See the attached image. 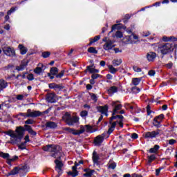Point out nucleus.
Returning a JSON list of instances; mask_svg holds the SVG:
<instances>
[{"label":"nucleus","instance_id":"f257e3e1","mask_svg":"<svg viewBox=\"0 0 177 177\" xmlns=\"http://www.w3.org/2000/svg\"><path fill=\"white\" fill-rule=\"evenodd\" d=\"M44 151H48L51 153L50 156L53 158H60L62 157V148L55 145H48L43 147Z\"/></svg>","mask_w":177,"mask_h":177},{"label":"nucleus","instance_id":"f03ea898","mask_svg":"<svg viewBox=\"0 0 177 177\" xmlns=\"http://www.w3.org/2000/svg\"><path fill=\"white\" fill-rule=\"evenodd\" d=\"M64 130L69 132V133H72L73 135H82V133H84L85 131L90 133H93V132H96V129L92 128V127L89 125H85L84 127L80 126V130H75L70 127H65Z\"/></svg>","mask_w":177,"mask_h":177},{"label":"nucleus","instance_id":"7ed1b4c3","mask_svg":"<svg viewBox=\"0 0 177 177\" xmlns=\"http://www.w3.org/2000/svg\"><path fill=\"white\" fill-rule=\"evenodd\" d=\"M175 46L171 42L159 44L158 46V52L161 55H168L171 52H174Z\"/></svg>","mask_w":177,"mask_h":177},{"label":"nucleus","instance_id":"20e7f679","mask_svg":"<svg viewBox=\"0 0 177 177\" xmlns=\"http://www.w3.org/2000/svg\"><path fill=\"white\" fill-rule=\"evenodd\" d=\"M16 132L15 140L11 139V141L8 142V143H11L12 145H17V143H19L21 139H23V136H24V127H17Z\"/></svg>","mask_w":177,"mask_h":177},{"label":"nucleus","instance_id":"39448f33","mask_svg":"<svg viewBox=\"0 0 177 177\" xmlns=\"http://www.w3.org/2000/svg\"><path fill=\"white\" fill-rule=\"evenodd\" d=\"M64 118H66V124L70 126L74 125V124H77L80 121V118L77 116L71 117L68 113H66Z\"/></svg>","mask_w":177,"mask_h":177},{"label":"nucleus","instance_id":"423d86ee","mask_svg":"<svg viewBox=\"0 0 177 177\" xmlns=\"http://www.w3.org/2000/svg\"><path fill=\"white\" fill-rule=\"evenodd\" d=\"M162 134V131L160 129H157L156 131H148L145 133V138L146 139H154V138H157V136Z\"/></svg>","mask_w":177,"mask_h":177},{"label":"nucleus","instance_id":"0eeeda50","mask_svg":"<svg viewBox=\"0 0 177 177\" xmlns=\"http://www.w3.org/2000/svg\"><path fill=\"white\" fill-rule=\"evenodd\" d=\"M111 106L113 109L112 115H115V114H118V111L122 109V105L120 104V101H113L111 102Z\"/></svg>","mask_w":177,"mask_h":177},{"label":"nucleus","instance_id":"6e6552de","mask_svg":"<svg viewBox=\"0 0 177 177\" xmlns=\"http://www.w3.org/2000/svg\"><path fill=\"white\" fill-rule=\"evenodd\" d=\"M80 164H84V161L80 160L78 162H75V165L72 167L73 171L68 172V175L73 177L78 176V171H77V167L80 165Z\"/></svg>","mask_w":177,"mask_h":177},{"label":"nucleus","instance_id":"1a4fd4ad","mask_svg":"<svg viewBox=\"0 0 177 177\" xmlns=\"http://www.w3.org/2000/svg\"><path fill=\"white\" fill-rule=\"evenodd\" d=\"M103 41L105 42L103 45V49L104 50H111L114 48V43L111 40H107V38L103 39Z\"/></svg>","mask_w":177,"mask_h":177},{"label":"nucleus","instance_id":"9d476101","mask_svg":"<svg viewBox=\"0 0 177 177\" xmlns=\"http://www.w3.org/2000/svg\"><path fill=\"white\" fill-rule=\"evenodd\" d=\"M3 53L6 55V56L13 57L16 55L15 49L9 47V46H4L2 48Z\"/></svg>","mask_w":177,"mask_h":177},{"label":"nucleus","instance_id":"9b49d317","mask_svg":"<svg viewBox=\"0 0 177 177\" xmlns=\"http://www.w3.org/2000/svg\"><path fill=\"white\" fill-rule=\"evenodd\" d=\"M27 115L26 117H32V118H35V117H41V115H42V112L39 111H31V109H28L27 110Z\"/></svg>","mask_w":177,"mask_h":177},{"label":"nucleus","instance_id":"f8f14e48","mask_svg":"<svg viewBox=\"0 0 177 177\" xmlns=\"http://www.w3.org/2000/svg\"><path fill=\"white\" fill-rule=\"evenodd\" d=\"M92 160L94 165H100V156L96 151L93 152Z\"/></svg>","mask_w":177,"mask_h":177},{"label":"nucleus","instance_id":"ddd939ff","mask_svg":"<svg viewBox=\"0 0 177 177\" xmlns=\"http://www.w3.org/2000/svg\"><path fill=\"white\" fill-rule=\"evenodd\" d=\"M46 100L48 103H56V94L48 93L46 96Z\"/></svg>","mask_w":177,"mask_h":177},{"label":"nucleus","instance_id":"4468645a","mask_svg":"<svg viewBox=\"0 0 177 177\" xmlns=\"http://www.w3.org/2000/svg\"><path fill=\"white\" fill-rule=\"evenodd\" d=\"M55 163L56 165L55 169L57 171L59 175H62V169L63 168V162L56 159L55 160Z\"/></svg>","mask_w":177,"mask_h":177},{"label":"nucleus","instance_id":"2eb2a0df","mask_svg":"<svg viewBox=\"0 0 177 177\" xmlns=\"http://www.w3.org/2000/svg\"><path fill=\"white\" fill-rule=\"evenodd\" d=\"M97 110L99 113L104 114V115H106V117L109 115V113H107L109 112V106L107 105L98 106Z\"/></svg>","mask_w":177,"mask_h":177},{"label":"nucleus","instance_id":"dca6fc26","mask_svg":"<svg viewBox=\"0 0 177 177\" xmlns=\"http://www.w3.org/2000/svg\"><path fill=\"white\" fill-rule=\"evenodd\" d=\"M50 89H54L55 91H62L64 86L63 84H57L56 83H50L48 84Z\"/></svg>","mask_w":177,"mask_h":177},{"label":"nucleus","instance_id":"f3484780","mask_svg":"<svg viewBox=\"0 0 177 177\" xmlns=\"http://www.w3.org/2000/svg\"><path fill=\"white\" fill-rule=\"evenodd\" d=\"M117 122H118L116 121V122H113V120H111V119H110L109 123H110L111 126H109V129L107 131V133H109V135H110L111 133H113V132H114V129H115Z\"/></svg>","mask_w":177,"mask_h":177},{"label":"nucleus","instance_id":"a211bd4d","mask_svg":"<svg viewBox=\"0 0 177 177\" xmlns=\"http://www.w3.org/2000/svg\"><path fill=\"white\" fill-rule=\"evenodd\" d=\"M156 57H157V54L154 52H149L147 54V59L148 62H154Z\"/></svg>","mask_w":177,"mask_h":177},{"label":"nucleus","instance_id":"6ab92c4d","mask_svg":"<svg viewBox=\"0 0 177 177\" xmlns=\"http://www.w3.org/2000/svg\"><path fill=\"white\" fill-rule=\"evenodd\" d=\"M45 127L47 129H55L57 128V124L55 122H47L45 124Z\"/></svg>","mask_w":177,"mask_h":177},{"label":"nucleus","instance_id":"aec40b11","mask_svg":"<svg viewBox=\"0 0 177 177\" xmlns=\"http://www.w3.org/2000/svg\"><path fill=\"white\" fill-rule=\"evenodd\" d=\"M88 71L89 72L90 74H96V73H99V70L93 68V65L86 66L85 73H88Z\"/></svg>","mask_w":177,"mask_h":177},{"label":"nucleus","instance_id":"412c9836","mask_svg":"<svg viewBox=\"0 0 177 177\" xmlns=\"http://www.w3.org/2000/svg\"><path fill=\"white\" fill-rule=\"evenodd\" d=\"M103 138L101 137L100 136H97L95 139H94V143L95 146H100L102 143H103Z\"/></svg>","mask_w":177,"mask_h":177},{"label":"nucleus","instance_id":"4be33fe9","mask_svg":"<svg viewBox=\"0 0 177 177\" xmlns=\"http://www.w3.org/2000/svg\"><path fill=\"white\" fill-rule=\"evenodd\" d=\"M84 172L86 173L83 174V176L92 177V175H93L95 173V170L91 169H85Z\"/></svg>","mask_w":177,"mask_h":177},{"label":"nucleus","instance_id":"5701e85b","mask_svg":"<svg viewBox=\"0 0 177 177\" xmlns=\"http://www.w3.org/2000/svg\"><path fill=\"white\" fill-rule=\"evenodd\" d=\"M6 135H8V136H10V140L11 139H13L14 140H16V133L12 130H9L8 131L5 132Z\"/></svg>","mask_w":177,"mask_h":177},{"label":"nucleus","instance_id":"b1692460","mask_svg":"<svg viewBox=\"0 0 177 177\" xmlns=\"http://www.w3.org/2000/svg\"><path fill=\"white\" fill-rule=\"evenodd\" d=\"M6 86H8V82H6L3 79H1L0 80V92H1V91H3V89H5Z\"/></svg>","mask_w":177,"mask_h":177},{"label":"nucleus","instance_id":"393cba45","mask_svg":"<svg viewBox=\"0 0 177 177\" xmlns=\"http://www.w3.org/2000/svg\"><path fill=\"white\" fill-rule=\"evenodd\" d=\"M20 171V167H15L14 169L8 173V175H17Z\"/></svg>","mask_w":177,"mask_h":177},{"label":"nucleus","instance_id":"a878e982","mask_svg":"<svg viewBox=\"0 0 177 177\" xmlns=\"http://www.w3.org/2000/svg\"><path fill=\"white\" fill-rule=\"evenodd\" d=\"M18 48L21 52V55H26V53H27V50H28L27 48H26L22 44H19Z\"/></svg>","mask_w":177,"mask_h":177},{"label":"nucleus","instance_id":"bb28decb","mask_svg":"<svg viewBox=\"0 0 177 177\" xmlns=\"http://www.w3.org/2000/svg\"><path fill=\"white\" fill-rule=\"evenodd\" d=\"M138 37L135 35H132L131 36H128L127 37V44H133V41H132V39H138Z\"/></svg>","mask_w":177,"mask_h":177},{"label":"nucleus","instance_id":"cd10ccee","mask_svg":"<svg viewBox=\"0 0 177 177\" xmlns=\"http://www.w3.org/2000/svg\"><path fill=\"white\" fill-rule=\"evenodd\" d=\"M141 81H142V79L139 77H135L132 79L131 84L134 85V86H137V85L140 84Z\"/></svg>","mask_w":177,"mask_h":177},{"label":"nucleus","instance_id":"c85d7f7f","mask_svg":"<svg viewBox=\"0 0 177 177\" xmlns=\"http://www.w3.org/2000/svg\"><path fill=\"white\" fill-rule=\"evenodd\" d=\"M122 63V59H114L112 61V64H113L115 67H117V66H120Z\"/></svg>","mask_w":177,"mask_h":177},{"label":"nucleus","instance_id":"c756f323","mask_svg":"<svg viewBox=\"0 0 177 177\" xmlns=\"http://www.w3.org/2000/svg\"><path fill=\"white\" fill-rule=\"evenodd\" d=\"M100 39V35L95 36L93 39L91 38L90 42L88 44V46H91V45H92V44H95V42H97V41H99Z\"/></svg>","mask_w":177,"mask_h":177},{"label":"nucleus","instance_id":"7c9ffc66","mask_svg":"<svg viewBox=\"0 0 177 177\" xmlns=\"http://www.w3.org/2000/svg\"><path fill=\"white\" fill-rule=\"evenodd\" d=\"M153 124L154 127H157V128H160L161 127V120H159L157 119V118H155L153 119Z\"/></svg>","mask_w":177,"mask_h":177},{"label":"nucleus","instance_id":"2f4dec72","mask_svg":"<svg viewBox=\"0 0 177 177\" xmlns=\"http://www.w3.org/2000/svg\"><path fill=\"white\" fill-rule=\"evenodd\" d=\"M26 67H27V63H21L20 64V66H17V70L18 71H23V70H24V68H26Z\"/></svg>","mask_w":177,"mask_h":177},{"label":"nucleus","instance_id":"473e14b6","mask_svg":"<svg viewBox=\"0 0 177 177\" xmlns=\"http://www.w3.org/2000/svg\"><path fill=\"white\" fill-rule=\"evenodd\" d=\"M108 68L109 69V71L111 74H115V73L118 71V69L114 68L113 65H109Z\"/></svg>","mask_w":177,"mask_h":177},{"label":"nucleus","instance_id":"72a5a7b5","mask_svg":"<svg viewBox=\"0 0 177 177\" xmlns=\"http://www.w3.org/2000/svg\"><path fill=\"white\" fill-rule=\"evenodd\" d=\"M118 91V88L117 86H111L108 90L109 93H115Z\"/></svg>","mask_w":177,"mask_h":177},{"label":"nucleus","instance_id":"f704fd0d","mask_svg":"<svg viewBox=\"0 0 177 177\" xmlns=\"http://www.w3.org/2000/svg\"><path fill=\"white\" fill-rule=\"evenodd\" d=\"M50 72L52 75H57V73H59V70L56 67H53L50 68Z\"/></svg>","mask_w":177,"mask_h":177},{"label":"nucleus","instance_id":"c9c22d12","mask_svg":"<svg viewBox=\"0 0 177 177\" xmlns=\"http://www.w3.org/2000/svg\"><path fill=\"white\" fill-rule=\"evenodd\" d=\"M115 118H119L120 121H122V120H124V116H122V115H113L110 119H111V121H113V120H115Z\"/></svg>","mask_w":177,"mask_h":177},{"label":"nucleus","instance_id":"e433bc0d","mask_svg":"<svg viewBox=\"0 0 177 177\" xmlns=\"http://www.w3.org/2000/svg\"><path fill=\"white\" fill-rule=\"evenodd\" d=\"M158 149H160V146L154 145L153 148L149 149V153H157V151H158Z\"/></svg>","mask_w":177,"mask_h":177},{"label":"nucleus","instance_id":"4c0bfd02","mask_svg":"<svg viewBox=\"0 0 177 177\" xmlns=\"http://www.w3.org/2000/svg\"><path fill=\"white\" fill-rule=\"evenodd\" d=\"M88 52L89 53H94L95 55H97V50L95 47H90L88 48Z\"/></svg>","mask_w":177,"mask_h":177},{"label":"nucleus","instance_id":"58836bf2","mask_svg":"<svg viewBox=\"0 0 177 177\" xmlns=\"http://www.w3.org/2000/svg\"><path fill=\"white\" fill-rule=\"evenodd\" d=\"M0 157H1V158L7 160L8 158H9L10 155L8 153L0 152Z\"/></svg>","mask_w":177,"mask_h":177},{"label":"nucleus","instance_id":"ea45409f","mask_svg":"<svg viewBox=\"0 0 177 177\" xmlns=\"http://www.w3.org/2000/svg\"><path fill=\"white\" fill-rule=\"evenodd\" d=\"M155 160H156V155H151L148 156L149 164H151V162H153V161H154Z\"/></svg>","mask_w":177,"mask_h":177},{"label":"nucleus","instance_id":"a19ab883","mask_svg":"<svg viewBox=\"0 0 177 177\" xmlns=\"http://www.w3.org/2000/svg\"><path fill=\"white\" fill-rule=\"evenodd\" d=\"M50 56V52L45 51L41 53V57H44V59H46Z\"/></svg>","mask_w":177,"mask_h":177},{"label":"nucleus","instance_id":"79ce46f5","mask_svg":"<svg viewBox=\"0 0 177 177\" xmlns=\"http://www.w3.org/2000/svg\"><path fill=\"white\" fill-rule=\"evenodd\" d=\"M131 91L133 93H139V92H140V88L136 86H133L131 88Z\"/></svg>","mask_w":177,"mask_h":177},{"label":"nucleus","instance_id":"37998d69","mask_svg":"<svg viewBox=\"0 0 177 177\" xmlns=\"http://www.w3.org/2000/svg\"><path fill=\"white\" fill-rule=\"evenodd\" d=\"M80 116L82 117V118H86V117H88V111H82V112H80Z\"/></svg>","mask_w":177,"mask_h":177},{"label":"nucleus","instance_id":"c03bdc74","mask_svg":"<svg viewBox=\"0 0 177 177\" xmlns=\"http://www.w3.org/2000/svg\"><path fill=\"white\" fill-rule=\"evenodd\" d=\"M89 95L91 96V100H93V102H97V96H96L95 93H90Z\"/></svg>","mask_w":177,"mask_h":177},{"label":"nucleus","instance_id":"a18cd8bd","mask_svg":"<svg viewBox=\"0 0 177 177\" xmlns=\"http://www.w3.org/2000/svg\"><path fill=\"white\" fill-rule=\"evenodd\" d=\"M34 73H35V74H41V73H42V68H41V67H37V68L34 70Z\"/></svg>","mask_w":177,"mask_h":177},{"label":"nucleus","instance_id":"49530a36","mask_svg":"<svg viewBox=\"0 0 177 177\" xmlns=\"http://www.w3.org/2000/svg\"><path fill=\"white\" fill-rule=\"evenodd\" d=\"M26 145H27L25 142H22L20 145H18L19 149L21 150H26Z\"/></svg>","mask_w":177,"mask_h":177},{"label":"nucleus","instance_id":"de8ad7c7","mask_svg":"<svg viewBox=\"0 0 177 177\" xmlns=\"http://www.w3.org/2000/svg\"><path fill=\"white\" fill-rule=\"evenodd\" d=\"M172 38H174V39H175V37H167L166 36H164L162 37V41H164L165 42H168V41H171V39H172Z\"/></svg>","mask_w":177,"mask_h":177},{"label":"nucleus","instance_id":"09e8293b","mask_svg":"<svg viewBox=\"0 0 177 177\" xmlns=\"http://www.w3.org/2000/svg\"><path fill=\"white\" fill-rule=\"evenodd\" d=\"M133 70H134L136 73H140L142 71V68L138 67L137 66H133Z\"/></svg>","mask_w":177,"mask_h":177},{"label":"nucleus","instance_id":"8fccbe9b","mask_svg":"<svg viewBox=\"0 0 177 177\" xmlns=\"http://www.w3.org/2000/svg\"><path fill=\"white\" fill-rule=\"evenodd\" d=\"M16 11V8L12 7L11 8L8 12H7V15H12L13 12H15Z\"/></svg>","mask_w":177,"mask_h":177},{"label":"nucleus","instance_id":"3c124183","mask_svg":"<svg viewBox=\"0 0 177 177\" xmlns=\"http://www.w3.org/2000/svg\"><path fill=\"white\" fill-rule=\"evenodd\" d=\"M25 124H26V125H31V124H34V120L32 119H28L25 122Z\"/></svg>","mask_w":177,"mask_h":177},{"label":"nucleus","instance_id":"603ef678","mask_svg":"<svg viewBox=\"0 0 177 177\" xmlns=\"http://www.w3.org/2000/svg\"><path fill=\"white\" fill-rule=\"evenodd\" d=\"M115 167H117L115 162H112L109 165V168H110L111 169H115Z\"/></svg>","mask_w":177,"mask_h":177},{"label":"nucleus","instance_id":"864d4df0","mask_svg":"<svg viewBox=\"0 0 177 177\" xmlns=\"http://www.w3.org/2000/svg\"><path fill=\"white\" fill-rule=\"evenodd\" d=\"M148 75H149L150 77H154V75H156V71L154 70H151L148 72Z\"/></svg>","mask_w":177,"mask_h":177},{"label":"nucleus","instance_id":"5fc2aeb1","mask_svg":"<svg viewBox=\"0 0 177 177\" xmlns=\"http://www.w3.org/2000/svg\"><path fill=\"white\" fill-rule=\"evenodd\" d=\"M25 95H17L16 97L17 100H24Z\"/></svg>","mask_w":177,"mask_h":177},{"label":"nucleus","instance_id":"6e6d98bb","mask_svg":"<svg viewBox=\"0 0 177 177\" xmlns=\"http://www.w3.org/2000/svg\"><path fill=\"white\" fill-rule=\"evenodd\" d=\"M99 77H100V75L96 73H93V75H91L92 80H97Z\"/></svg>","mask_w":177,"mask_h":177},{"label":"nucleus","instance_id":"4d7b16f0","mask_svg":"<svg viewBox=\"0 0 177 177\" xmlns=\"http://www.w3.org/2000/svg\"><path fill=\"white\" fill-rule=\"evenodd\" d=\"M28 81H32L34 80V75L32 73L28 74L27 76Z\"/></svg>","mask_w":177,"mask_h":177},{"label":"nucleus","instance_id":"13d9d810","mask_svg":"<svg viewBox=\"0 0 177 177\" xmlns=\"http://www.w3.org/2000/svg\"><path fill=\"white\" fill-rule=\"evenodd\" d=\"M64 75V71H62L59 74L56 75V78H62Z\"/></svg>","mask_w":177,"mask_h":177},{"label":"nucleus","instance_id":"bf43d9fd","mask_svg":"<svg viewBox=\"0 0 177 177\" xmlns=\"http://www.w3.org/2000/svg\"><path fill=\"white\" fill-rule=\"evenodd\" d=\"M115 37L117 38H122V33L121 32V31H117L115 33Z\"/></svg>","mask_w":177,"mask_h":177},{"label":"nucleus","instance_id":"052dcab7","mask_svg":"<svg viewBox=\"0 0 177 177\" xmlns=\"http://www.w3.org/2000/svg\"><path fill=\"white\" fill-rule=\"evenodd\" d=\"M156 118H157V120H159L161 121H162V120H164V114H160L158 116H156Z\"/></svg>","mask_w":177,"mask_h":177},{"label":"nucleus","instance_id":"680f3d73","mask_svg":"<svg viewBox=\"0 0 177 177\" xmlns=\"http://www.w3.org/2000/svg\"><path fill=\"white\" fill-rule=\"evenodd\" d=\"M125 109H130L131 110H133V107L130 104H124Z\"/></svg>","mask_w":177,"mask_h":177},{"label":"nucleus","instance_id":"e2e57ef3","mask_svg":"<svg viewBox=\"0 0 177 177\" xmlns=\"http://www.w3.org/2000/svg\"><path fill=\"white\" fill-rule=\"evenodd\" d=\"M169 142V145H175V143H176V140H174V139H171V140H169L168 141Z\"/></svg>","mask_w":177,"mask_h":177},{"label":"nucleus","instance_id":"0e129e2a","mask_svg":"<svg viewBox=\"0 0 177 177\" xmlns=\"http://www.w3.org/2000/svg\"><path fill=\"white\" fill-rule=\"evenodd\" d=\"M24 127L28 132L30 131L32 129V128L30 125L26 124Z\"/></svg>","mask_w":177,"mask_h":177},{"label":"nucleus","instance_id":"69168bd1","mask_svg":"<svg viewBox=\"0 0 177 177\" xmlns=\"http://www.w3.org/2000/svg\"><path fill=\"white\" fill-rule=\"evenodd\" d=\"M16 97H12L8 100L9 103H15L16 102Z\"/></svg>","mask_w":177,"mask_h":177},{"label":"nucleus","instance_id":"338daca9","mask_svg":"<svg viewBox=\"0 0 177 177\" xmlns=\"http://www.w3.org/2000/svg\"><path fill=\"white\" fill-rule=\"evenodd\" d=\"M131 138L132 139H138V134L136 133H134L131 135Z\"/></svg>","mask_w":177,"mask_h":177},{"label":"nucleus","instance_id":"774afa93","mask_svg":"<svg viewBox=\"0 0 177 177\" xmlns=\"http://www.w3.org/2000/svg\"><path fill=\"white\" fill-rule=\"evenodd\" d=\"M131 177H143V176H142V175L140 174H132Z\"/></svg>","mask_w":177,"mask_h":177}]
</instances>
